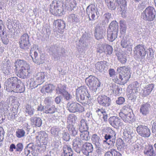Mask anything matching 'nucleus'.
I'll return each instance as SVG.
<instances>
[{
    "label": "nucleus",
    "instance_id": "nucleus-9",
    "mask_svg": "<svg viewBox=\"0 0 156 156\" xmlns=\"http://www.w3.org/2000/svg\"><path fill=\"white\" fill-rule=\"evenodd\" d=\"M45 74L44 72L38 73L36 76L30 79V86L34 88L42 84L44 81Z\"/></svg>",
    "mask_w": 156,
    "mask_h": 156
},
{
    "label": "nucleus",
    "instance_id": "nucleus-64",
    "mask_svg": "<svg viewBox=\"0 0 156 156\" xmlns=\"http://www.w3.org/2000/svg\"><path fill=\"white\" fill-rule=\"evenodd\" d=\"M112 138L111 136L109 134H106L105 136V140H104L103 141H106Z\"/></svg>",
    "mask_w": 156,
    "mask_h": 156
},
{
    "label": "nucleus",
    "instance_id": "nucleus-1",
    "mask_svg": "<svg viewBox=\"0 0 156 156\" xmlns=\"http://www.w3.org/2000/svg\"><path fill=\"white\" fill-rule=\"evenodd\" d=\"M117 71L119 73L115 83L120 85H124L127 83L131 77L130 68L128 66H120L117 68Z\"/></svg>",
    "mask_w": 156,
    "mask_h": 156
},
{
    "label": "nucleus",
    "instance_id": "nucleus-35",
    "mask_svg": "<svg viewBox=\"0 0 156 156\" xmlns=\"http://www.w3.org/2000/svg\"><path fill=\"white\" fill-rule=\"evenodd\" d=\"M63 153L64 156H73V151L71 148L67 145L63 147Z\"/></svg>",
    "mask_w": 156,
    "mask_h": 156
},
{
    "label": "nucleus",
    "instance_id": "nucleus-55",
    "mask_svg": "<svg viewBox=\"0 0 156 156\" xmlns=\"http://www.w3.org/2000/svg\"><path fill=\"white\" fill-rule=\"evenodd\" d=\"M5 31V27L3 21L2 20H0V35H3Z\"/></svg>",
    "mask_w": 156,
    "mask_h": 156
},
{
    "label": "nucleus",
    "instance_id": "nucleus-29",
    "mask_svg": "<svg viewBox=\"0 0 156 156\" xmlns=\"http://www.w3.org/2000/svg\"><path fill=\"white\" fill-rule=\"evenodd\" d=\"M110 90L112 91L113 94L115 96L119 95L121 94L120 88L115 83H111L110 87Z\"/></svg>",
    "mask_w": 156,
    "mask_h": 156
},
{
    "label": "nucleus",
    "instance_id": "nucleus-47",
    "mask_svg": "<svg viewBox=\"0 0 156 156\" xmlns=\"http://www.w3.org/2000/svg\"><path fill=\"white\" fill-rule=\"evenodd\" d=\"M113 51L112 47L108 44H105L104 53L107 55H110L111 54Z\"/></svg>",
    "mask_w": 156,
    "mask_h": 156
},
{
    "label": "nucleus",
    "instance_id": "nucleus-42",
    "mask_svg": "<svg viewBox=\"0 0 156 156\" xmlns=\"http://www.w3.org/2000/svg\"><path fill=\"white\" fill-rule=\"evenodd\" d=\"M68 20L71 23H78L79 21V19L77 17V16L74 14H72L70 15Z\"/></svg>",
    "mask_w": 156,
    "mask_h": 156
},
{
    "label": "nucleus",
    "instance_id": "nucleus-45",
    "mask_svg": "<svg viewBox=\"0 0 156 156\" xmlns=\"http://www.w3.org/2000/svg\"><path fill=\"white\" fill-rule=\"evenodd\" d=\"M88 127L87 125V123L85 120L83 119L81 120L80 121V126L79 128L80 132H83L87 131Z\"/></svg>",
    "mask_w": 156,
    "mask_h": 156
},
{
    "label": "nucleus",
    "instance_id": "nucleus-16",
    "mask_svg": "<svg viewBox=\"0 0 156 156\" xmlns=\"http://www.w3.org/2000/svg\"><path fill=\"white\" fill-rule=\"evenodd\" d=\"M38 135L36 136V140L40 144H46L48 140V135L44 131H41L38 133Z\"/></svg>",
    "mask_w": 156,
    "mask_h": 156
},
{
    "label": "nucleus",
    "instance_id": "nucleus-52",
    "mask_svg": "<svg viewBox=\"0 0 156 156\" xmlns=\"http://www.w3.org/2000/svg\"><path fill=\"white\" fill-rule=\"evenodd\" d=\"M105 44H98L97 48V52L100 53L104 52L105 49Z\"/></svg>",
    "mask_w": 156,
    "mask_h": 156
},
{
    "label": "nucleus",
    "instance_id": "nucleus-36",
    "mask_svg": "<svg viewBox=\"0 0 156 156\" xmlns=\"http://www.w3.org/2000/svg\"><path fill=\"white\" fill-rule=\"evenodd\" d=\"M116 145L118 150L121 151L124 148L125 143L121 138H118L116 140Z\"/></svg>",
    "mask_w": 156,
    "mask_h": 156
},
{
    "label": "nucleus",
    "instance_id": "nucleus-24",
    "mask_svg": "<svg viewBox=\"0 0 156 156\" xmlns=\"http://www.w3.org/2000/svg\"><path fill=\"white\" fill-rule=\"evenodd\" d=\"M65 6L68 10L72 11L76 6V2L75 0H66Z\"/></svg>",
    "mask_w": 156,
    "mask_h": 156
},
{
    "label": "nucleus",
    "instance_id": "nucleus-41",
    "mask_svg": "<svg viewBox=\"0 0 156 156\" xmlns=\"http://www.w3.org/2000/svg\"><path fill=\"white\" fill-rule=\"evenodd\" d=\"M80 139L84 140H88L89 138V132L88 131L80 132Z\"/></svg>",
    "mask_w": 156,
    "mask_h": 156
},
{
    "label": "nucleus",
    "instance_id": "nucleus-59",
    "mask_svg": "<svg viewBox=\"0 0 156 156\" xmlns=\"http://www.w3.org/2000/svg\"><path fill=\"white\" fill-rule=\"evenodd\" d=\"M113 156H122V154L115 149H113Z\"/></svg>",
    "mask_w": 156,
    "mask_h": 156
},
{
    "label": "nucleus",
    "instance_id": "nucleus-2",
    "mask_svg": "<svg viewBox=\"0 0 156 156\" xmlns=\"http://www.w3.org/2000/svg\"><path fill=\"white\" fill-rule=\"evenodd\" d=\"M120 118L126 123H132L135 121L133 114L129 105H127L122 107L119 113Z\"/></svg>",
    "mask_w": 156,
    "mask_h": 156
},
{
    "label": "nucleus",
    "instance_id": "nucleus-3",
    "mask_svg": "<svg viewBox=\"0 0 156 156\" xmlns=\"http://www.w3.org/2000/svg\"><path fill=\"white\" fill-rule=\"evenodd\" d=\"M17 78L13 77L8 79L5 83V88L8 92H20V85L17 83Z\"/></svg>",
    "mask_w": 156,
    "mask_h": 156
},
{
    "label": "nucleus",
    "instance_id": "nucleus-39",
    "mask_svg": "<svg viewBox=\"0 0 156 156\" xmlns=\"http://www.w3.org/2000/svg\"><path fill=\"white\" fill-rule=\"evenodd\" d=\"M106 64L103 61L98 62L95 66L96 69L98 71L102 72L105 67Z\"/></svg>",
    "mask_w": 156,
    "mask_h": 156
},
{
    "label": "nucleus",
    "instance_id": "nucleus-13",
    "mask_svg": "<svg viewBox=\"0 0 156 156\" xmlns=\"http://www.w3.org/2000/svg\"><path fill=\"white\" fill-rule=\"evenodd\" d=\"M34 53V57H32L33 62L37 64H42L44 62V60L45 59V55L43 53H40L39 54L36 51H34L32 49L30 50V54Z\"/></svg>",
    "mask_w": 156,
    "mask_h": 156
},
{
    "label": "nucleus",
    "instance_id": "nucleus-23",
    "mask_svg": "<svg viewBox=\"0 0 156 156\" xmlns=\"http://www.w3.org/2000/svg\"><path fill=\"white\" fill-rule=\"evenodd\" d=\"M154 86L153 83L149 84L146 86L143 90V96L146 97L149 95L154 89Z\"/></svg>",
    "mask_w": 156,
    "mask_h": 156
},
{
    "label": "nucleus",
    "instance_id": "nucleus-38",
    "mask_svg": "<svg viewBox=\"0 0 156 156\" xmlns=\"http://www.w3.org/2000/svg\"><path fill=\"white\" fill-rule=\"evenodd\" d=\"M44 112L46 114H53L56 111V108L54 105L50 106L48 105L46 106Z\"/></svg>",
    "mask_w": 156,
    "mask_h": 156
},
{
    "label": "nucleus",
    "instance_id": "nucleus-60",
    "mask_svg": "<svg viewBox=\"0 0 156 156\" xmlns=\"http://www.w3.org/2000/svg\"><path fill=\"white\" fill-rule=\"evenodd\" d=\"M113 149H111L110 151H107L105 153L104 156H113Z\"/></svg>",
    "mask_w": 156,
    "mask_h": 156
},
{
    "label": "nucleus",
    "instance_id": "nucleus-57",
    "mask_svg": "<svg viewBox=\"0 0 156 156\" xmlns=\"http://www.w3.org/2000/svg\"><path fill=\"white\" fill-rule=\"evenodd\" d=\"M125 101V98L123 97H119L116 101V102L117 104L119 105L123 104Z\"/></svg>",
    "mask_w": 156,
    "mask_h": 156
},
{
    "label": "nucleus",
    "instance_id": "nucleus-58",
    "mask_svg": "<svg viewBox=\"0 0 156 156\" xmlns=\"http://www.w3.org/2000/svg\"><path fill=\"white\" fill-rule=\"evenodd\" d=\"M107 5L109 9L111 10H114L115 8V4L113 2V0L112 1H110L108 3Z\"/></svg>",
    "mask_w": 156,
    "mask_h": 156
},
{
    "label": "nucleus",
    "instance_id": "nucleus-19",
    "mask_svg": "<svg viewBox=\"0 0 156 156\" xmlns=\"http://www.w3.org/2000/svg\"><path fill=\"white\" fill-rule=\"evenodd\" d=\"M93 145L91 143L86 142L83 145L82 151L83 153L86 155H88L89 154L93 151Z\"/></svg>",
    "mask_w": 156,
    "mask_h": 156
},
{
    "label": "nucleus",
    "instance_id": "nucleus-18",
    "mask_svg": "<svg viewBox=\"0 0 156 156\" xmlns=\"http://www.w3.org/2000/svg\"><path fill=\"white\" fill-rule=\"evenodd\" d=\"M54 24L56 31L61 33L63 32V30L65 28V23L64 21L61 19L55 20Z\"/></svg>",
    "mask_w": 156,
    "mask_h": 156
},
{
    "label": "nucleus",
    "instance_id": "nucleus-27",
    "mask_svg": "<svg viewBox=\"0 0 156 156\" xmlns=\"http://www.w3.org/2000/svg\"><path fill=\"white\" fill-rule=\"evenodd\" d=\"M99 117L103 119L104 121L106 122L107 120L108 115L105 109L103 108H98L96 111Z\"/></svg>",
    "mask_w": 156,
    "mask_h": 156
},
{
    "label": "nucleus",
    "instance_id": "nucleus-10",
    "mask_svg": "<svg viewBox=\"0 0 156 156\" xmlns=\"http://www.w3.org/2000/svg\"><path fill=\"white\" fill-rule=\"evenodd\" d=\"M67 106L68 110L71 112H82L84 111L83 106L76 102L69 103L67 104Z\"/></svg>",
    "mask_w": 156,
    "mask_h": 156
},
{
    "label": "nucleus",
    "instance_id": "nucleus-20",
    "mask_svg": "<svg viewBox=\"0 0 156 156\" xmlns=\"http://www.w3.org/2000/svg\"><path fill=\"white\" fill-rule=\"evenodd\" d=\"M150 105L147 103L142 104L140 107V112L143 115H146L149 113Z\"/></svg>",
    "mask_w": 156,
    "mask_h": 156
},
{
    "label": "nucleus",
    "instance_id": "nucleus-4",
    "mask_svg": "<svg viewBox=\"0 0 156 156\" xmlns=\"http://www.w3.org/2000/svg\"><path fill=\"white\" fill-rule=\"evenodd\" d=\"M119 26L116 21H113L109 25L108 29V39L110 41H113L117 37Z\"/></svg>",
    "mask_w": 156,
    "mask_h": 156
},
{
    "label": "nucleus",
    "instance_id": "nucleus-11",
    "mask_svg": "<svg viewBox=\"0 0 156 156\" xmlns=\"http://www.w3.org/2000/svg\"><path fill=\"white\" fill-rule=\"evenodd\" d=\"M20 78H25L29 73V65L25 61L20 60Z\"/></svg>",
    "mask_w": 156,
    "mask_h": 156
},
{
    "label": "nucleus",
    "instance_id": "nucleus-6",
    "mask_svg": "<svg viewBox=\"0 0 156 156\" xmlns=\"http://www.w3.org/2000/svg\"><path fill=\"white\" fill-rule=\"evenodd\" d=\"M85 82L89 88L95 92L101 85V83L98 79L92 75H90L87 78L85 79Z\"/></svg>",
    "mask_w": 156,
    "mask_h": 156
},
{
    "label": "nucleus",
    "instance_id": "nucleus-43",
    "mask_svg": "<svg viewBox=\"0 0 156 156\" xmlns=\"http://www.w3.org/2000/svg\"><path fill=\"white\" fill-rule=\"evenodd\" d=\"M120 31L121 33L124 34L126 32V27L125 22L123 20H120L119 22Z\"/></svg>",
    "mask_w": 156,
    "mask_h": 156
},
{
    "label": "nucleus",
    "instance_id": "nucleus-15",
    "mask_svg": "<svg viewBox=\"0 0 156 156\" xmlns=\"http://www.w3.org/2000/svg\"><path fill=\"white\" fill-rule=\"evenodd\" d=\"M99 104L104 107H108L111 105V100L110 98L105 95H101L97 98Z\"/></svg>",
    "mask_w": 156,
    "mask_h": 156
},
{
    "label": "nucleus",
    "instance_id": "nucleus-56",
    "mask_svg": "<svg viewBox=\"0 0 156 156\" xmlns=\"http://www.w3.org/2000/svg\"><path fill=\"white\" fill-rule=\"evenodd\" d=\"M103 143L107 144L109 146L108 148H110L114 146V142L109 139L106 141H103Z\"/></svg>",
    "mask_w": 156,
    "mask_h": 156
},
{
    "label": "nucleus",
    "instance_id": "nucleus-37",
    "mask_svg": "<svg viewBox=\"0 0 156 156\" xmlns=\"http://www.w3.org/2000/svg\"><path fill=\"white\" fill-rule=\"evenodd\" d=\"M51 133L55 137H58L61 134V130L59 128L56 127H53L51 129Z\"/></svg>",
    "mask_w": 156,
    "mask_h": 156
},
{
    "label": "nucleus",
    "instance_id": "nucleus-53",
    "mask_svg": "<svg viewBox=\"0 0 156 156\" xmlns=\"http://www.w3.org/2000/svg\"><path fill=\"white\" fill-rule=\"evenodd\" d=\"M100 139L99 137L96 134H93L91 138L92 141L95 144H98Z\"/></svg>",
    "mask_w": 156,
    "mask_h": 156
},
{
    "label": "nucleus",
    "instance_id": "nucleus-12",
    "mask_svg": "<svg viewBox=\"0 0 156 156\" xmlns=\"http://www.w3.org/2000/svg\"><path fill=\"white\" fill-rule=\"evenodd\" d=\"M76 95L77 97L80 98L82 101L88 98L89 94L86 87L83 86L78 87L76 90Z\"/></svg>",
    "mask_w": 156,
    "mask_h": 156
},
{
    "label": "nucleus",
    "instance_id": "nucleus-26",
    "mask_svg": "<svg viewBox=\"0 0 156 156\" xmlns=\"http://www.w3.org/2000/svg\"><path fill=\"white\" fill-rule=\"evenodd\" d=\"M29 36L27 34H23L21 37L20 47L23 48L29 44Z\"/></svg>",
    "mask_w": 156,
    "mask_h": 156
},
{
    "label": "nucleus",
    "instance_id": "nucleus-51",
    "mask_svg": "<svg viewBox=\"0 0 156 156\" xmlns=\"http://www.w3.org/2000/svg\"><path fill=\"white\" fill-rule=\"evenodd\" d=\"M25 111L30 115H32L34 114V109L32 108L31 106L29 105L26 106Z\"/></svg>",
    "mask_w": 156,
    "mask_h": 156
},
{
    "label": "nucleus",
    "instance_id": "nucleus-33",
    "mask_svg": "<svg viewBox=\"0 0 156 156\" xmlns=\"http://www.w3.org/2000/svg\"><path fill=\"white\" fill-rule=\"evenodd\" d=\"M137 92L128 88L127 91V95L128 98L131 100L136 99V93Z\"/></svg>",
    "mask_w": 156,
    "mask_h": 156
},
{
    "label": "nucleus",
    "instance_id": "nucleus-31",
    "mask_svg": "<svg viewBox=\"0 0 156 156\" xmlns=\"http://www.w3.org/2000/svg\"><path fill=\"white\" fill-rule=\"evenodd\" d=\"M115 2L119 5H120L121 11L123 13L126 12V0H116Z\"/></svg>",
    "mask_w": 156,
    "mask_h": 156
},
{
    "label": "nucleus",
    "instance_id": "nucleus-48",
    "mask_svg": "<svg viewBox=\"0 0 156 156\" xmlns=\"http://www.w3.org/2000/svg\"><path fill=\"white\" fill-rule=\"evenodd\" d=\"M82 142L80 139L76 138L73 140V145L74 147H79L81 146Z\"/></svg>",
    "mask_w": 156,
    "mask_h": 156
},
{
    "label": "nucleus",
    "instance_id": "nucleus-14",
    "mask_svg": "<svg viewBox=\"0 0 156 156\" xmlns=\"http://www.w3.org/2000/svg\"><path fill=\"white\" fill-rule=\"evenodd\" d=\"M137 132L141 136L144 137H148L151 134L150 129L146 126H138L136 128Z\"/></svg>",
    "mask_w": 156,
    "mask_h": 156
},
{
    "label": "nucleus",
    "instance_id": "nucleus-63",
    "mask_svg": "<svg viewBox=\"0 0 156 156\" xmlns=\"http://www.w3.org/2000/svg\"><path fill=\"white\" fill-rule=\"evenodd\" d=\"M61 101V99L60 96H58L55 98V101L57 104H59Z\"/></svg>",
    "mask_w": 156,
    "mask_h": 156
},
{
    "label": "nucleus",
    "instance_id": "nucleus-8",
    "mask_svg": "<svg viewBox=\"0 0 156 156\" xmlns=\"http://www.w3.org/2000/svg\"><path fill=\"white\" fill-rule=\"evenodd\" d=\"M134 56L137 59L142 60L145 58L146 55V51L143 45L139 44L134 48L133 50Z\"/></svg>",
    "mask_w": 156,
    "mask_h": 156
},
{
    "label": "nucleus",
    "instance_id": "nucleus-40",
    "mask_svg": "<svg viewBox=\"0 0 156 156\" xmlns=\"http://www.w3.org/2000/svg\"><path fill=\"white\" fill-rule=\"evenodd\" d=\"M145 154L149 156H155L156 154L154 152L153 147L152 146H149L148 147L147 150H145L144 151Z\"/></svg>",
    "mask_w": 156,
    "mask_h": 156
},
{
    "label": "nucleus",
    "instance_id": "nucleus-46",
    "mask_svg": "<svg viewBox=\"0 0 156 156\" xmlns=\"http://www.w3.org/2000/svg\"><path fill=\"white\" fill-rule=\"evenodd\" d=\"M110 76L112 77V80L115 82L117 76L116 74L115 70L113 69H110L108 70Z\"/></svg>",
    "mask_w": 156,
    "mask_h": 156
},
{
    "label": "nucleus",
    "instance_id": "nucleus-28",
    "mask_svg": "<svg viewBox=\"0 0 156 156\" xmlns=\"http://www.w3.org/2000/svg\"><path fill=\"white\" fill-rule=\"evenodd\" d=\"M103 31L99 26H97L95 30L94 35L97 39L99 40L103 38Z\"/></svg>",
    "mask_w": 156,
    "mask_h": 156
},
{
    "label": "nucleus",
    "instance_id": "nucleus-25",
    "mask_svg": "<svg viewBox=\"0 0 156 156\" xmlns=\"http://www.w3.org/2000/svg\"><path fill=\"white\" fill-rule=\"evenodd\" d=\"M118 60L121 63L125 64L127 61V54L123 52H118L116 54Z\"/></svg>",
    "mask_w": 156,
    "mask_h": 156
},
{
    "label": "nucleus",
    "instance_id": "nucleus-5",
    "mask_svg": "<svg viewBox=\"0 0 156 156\" xmlns=\"http://www.w3.org/2000/svg\"><path fill=\"white\" fill-rule=\"evenodd\" d=\"M49 11L51 14L55 16H60L64 12L62 3L59 1H53L50 5Z\"/></svg>",
    "mask_w": 156,
    "mask_h": 156
},
{
    "label": "nucleus",
    "instance_id": "nucleus-22",
    "mask_svg": "<svg viewBox=\"0 0 156 156\" xmlns=\"http://www.w3.org/2000/svg\"><path fill=\"white\" fill-rule=\"evenodd\" d=\"M30 120L31 125L34 127H40L42 124V120L38 117H32L30 119Z\"/></svg>",
    "mask_w": 156,
    "mask_h": 156
},
{
    "label": "nucleus",
    "instance_id": "nucleus-62",
    "mask_svg": "<svg viewBox=\"0 0 156 156\" xmlns=\"http://www.w3.org/2000/svg\"><path fill=\"white\" fill-rule=\"evenodd\" d=\"M63 138L66 141L68 140L69 139V136L68 134L65 133L63 136Z\"/></svg>",
    "mask_w": 156,
    "mask_h": 156
},
{
    "label": "nucleus",
    "instance_id": "nucleus-30",
    "mask_svg": "<svg viewBox=\"0 0 156 156\" xmlns=\"http://www.w3.org/2000/svg\"><path fill=\"white\" fill-rule=\"evenodd\" d=\"M55 86L53 84H49L42 87L41 91L42 93L45 92L47 93H51L55 90Z\"/></svg>",
    "mask_w": 156,
    "mask_h": 156
},
{
    "label": "nucleus",
    "instance_id": "nucleus-32",
    "mask_svg": "<svg viewBox=\"0 0 156 156\" xmlns=\"http://www.w3.org/2000/svg\"><path fill=\"white\" fill-rule=\"evenodd\" d=\"M57 93L62 94L67 100H69L71 98V96L65 90H62L58 87L56 90Z\"/></svg>",
    "mask_w": 156,
    "mask_h": 156
},
{
    "label": "nucleus",
    "instance_id": "nucleus-50",
    "mask_svg": "<svg viewBox=\"0 0 156 156\" xmlns=\"http://www.w3.org/2000/svg\"><path fill=\"white\" fill-rule=\"evenodd\" d=\"M76 121V116L73 114H71L69 115L67 118V122L69 123H72Z\"/></svg>",
    "mask_w": 156,
    "mask_h": 156
},
{
    "label": "nucleus",
    "instance_id": "nucleus-44",
    "mask_svg": "<svg viewBox=\"0 0 156 156\" xmlns=\"http://www.w3.org/2000/svg\"><path fill=\"white\" fill-rule=\"evenodd\" d=\"M67 128L71 135L73 136H75L77 134V131L76 130L75 128L73 125L69 124L67 126Z\"/></svg>",
    "mask_w": 156,
    "mask_h": 156
},
{
    "label": "nucleus",
    "instance_id": "nucleus-34",
    "mask_svg": "<svg viewBox=\"0 0 156 156\" xmlns=\"http://www.w3.org/2000/svg\"><path fill=\"white\" fill-rule=\"evenodd\" d=\"M120 45L123 48H131L132 44L126 38H123L120 42Z\"/></svg>",
    "mask_w": 156,
    "mask_h": 156
},
{
    "label": "nucleus",
    "instance_id": "nucleus-49",
    "mask_svg": "<svg viewBox=\"0 0 156 156\" xmlns=\"http://www.w3.org/2000/svg\"><path fill=\"white\" fill-rule=\"evenodd\" d=\"M139 87V83L137 81H135L130 85L128 88L132 89L134 91L138 92L137 88Z\"/></svg>",
    "mask_w": 156,
    "mask_h": 156
},
{
    "label": "nucleus",
    "instance_id": "nucleus-17",
    "mask_svg": "<svg viewBox=\"0 0 156 156\" xmlns=\"http://www.w3.org/2000/svg\"><path fill=\"white\" fill-rule=\"evenodd\" d=\"M109 122L110 124L115 128H118L123 125L120 119L117 116L111 117L109 119Z\"/></svg>",
    "mask_w": 156,
    "mask_h": 156
},
{
    "label": "nucleus",
    "instance_id": "nucleus-21",
    "mask_svg": "<svg viewBox=\"0 0 156 156\" xmlns=\"http://www.w3.org/2000/svg\"><path fill=\"white\" fill-rule=\"evenodd\" d=\"M86 10L87 14L89 16L90 15H91L92 20H94L95 17V14H97V12L94 6L92 5L89 6L87 8ZM89 20H91L89 17Z\"/></svg>",
    "mask_w": 156,
    "mask_h": 156
},
{
    "label": "nucleus",
    "instance_id": "nucleus-54",
    "mask_svg": "<svg viewBox=\"0 0 156 156\" xmlns=\"http://www.w3.org/2000/svg\"><path fill=\"white\" fill-rule=\"evenodd\" d=\"M0 35L3 43L5 44H7L9 41V40L8 38L7 37L6 34H4L3 35Z\"/></svg>",
    "mask_w": 156,
    "mask_h": 156
},
{
    "label": "nucleus",
    "instance_id": "nucleus-61",
    "mask_svg": "<svg viewBox=\"0 0 156 156\" xmlns=\"http://www.w3.org/2000/svg\"><path fill=\"white\" fill-rule=\"evenodd\" d=\"M45 107H46V106H43L41 105L38 106L37 108V110L38 111L41 112L44 111H44H45Z\"/></svg>",
    "mask_w": 156,
    "mask_h": 156
},
{
    "label": "nucleus",
    "instance_id": "nucleus-7",
    "mask_svg": "<svg viewBox=\"0 0 156 156\" xmlns=\"http://www.w3.org/2000/svg\"><path fill=\"white\" fill-rule=\"evenodd\" d=\"M143 19L146 21H151L155 18L156 11L152 6H148L141 13Z\"/></svg>",
    "mask_w": 156,
    "mask_h": 156
}]
</instances>
